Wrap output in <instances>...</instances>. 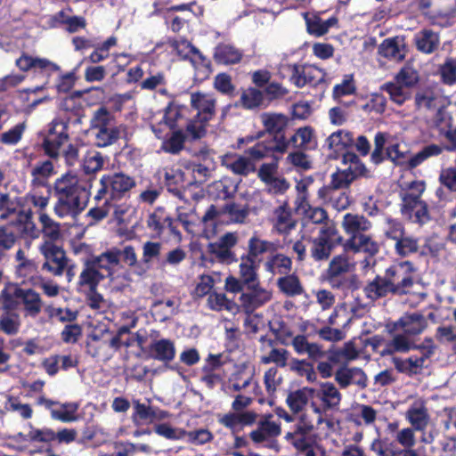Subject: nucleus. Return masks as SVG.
<instances>
[{
	"mask_svg": "<svg viewBox=\"0 0 456 456\" xmlns=\"http://www.w3.org/2000/svg\"><path fill=\"white\" fill-rule=\"evenodd\" d=\"M160 242L146 241L142 245V256L140 261V276L144 275L151 266V263L161 254Z\"/></svg>",
	"mask_w": 456,
	"mask_h": 456,
	"instance_id": "obj_35",
	"label": "nucleus"
},
{
	"mask_svg": "<svg viewBox=\"0 0 456 456\" xmlns=\"http://www.w3.org/2000/svg\"><path fill=\"white\" fill-rule=\"evenodd\" d=\"M114 116L106 107H100L96 110L91 118V127L94 129H102L113 125Z\"/></svg>",
	"mask_w": 456,
	"mask_h": 456,
	"instance_id": "obj_55",
	"label": "nucleus"
},
{
	"mask_svg": "<svg viewBox=\"0 0 456 456\" xmlns=\"http://www.w3.org/2000/svg\"><path fill=\"white\" fill-rule=\"evenodd\" d=\"M135 184L133 177L122 172L104 175L100 179V188L94 200L97 201L105 200V203L120 200L129 194Z\"/></svg>",
	"mask_w": 456,
	"mask_h": 456,
	"instance_id": "obj_4",
	"label": "nucleus"
},
{
	"mask_svg": "<svg viewBox=\"0 0 456 456\" xmlns=\"http://www.w3.org/2000/svg\"><path fill=\"white\" fill-rule=\"evenodd\" d=\"M261 120L265 132L273 135L271 141H277L283 144L284 150H287V141L284 132L289 125V118L281 113L265 112L261 114Z\"/></svg>",
	"mask_w": 456,
	"mask_h": 456,
	"instance_id": "obj_14",
	"label": "nucleus"
},
{
	"mask_svg": "<svg viewBox=\"0 0 456 456\" xmlns=\"http://www.w3.org/2000/svg\"><path fill=\"white\" fill-rule=\"evenodd\" d=\"M343 163L348 165L347 167L343 170L353 176V180H356L361 176H368V169L365 165L362 162L358 155L352 151H346L342 153Z\"/></svg>",
	"mask_w": 456,
	"mask_h": 456,
	"instance_id": "obj_37",
	"label": "nucleus"
},
{
	"mask_svg": "<svg viewBox=\"0 0 456 456\" xmlns=\"http://www.w3.org/2000/svg\"><path fill=\"white\" fill-rule=\"evenodd\" d=\"M223 165H224L234 175L241 176H247L248 174L256 170L254 162H252L247 156L241 155L226 156L223 160Z\"/></svg>",
	"mask_w": 456,
	"mask_h": 456,
	"instance_id": "obj_26",
	"label": "nucleus"
},
{
	"mask_svg": "<svg viewBox=\"0 0 456 456\" xmlns=\"http://www.w3.org/2000/svg\"><path fill=\"white\" fill-rule=\"evenodd\" d=\"M443 149L441 146L431 143L424 146L419 152L410 158L408 165L411 168H414L420 165L423 161L428 158L438 156L442 153Z\"/></svg>",
	"mask_w": 456,
	"mask_h": 456,
	"instance_id": "obj_51",
	"label": "nucleus"
},
{
	"mask_svg": "<svg viewBox=\"0 0 456 456\" xmlns=\"http://www.w3.org/2000/svg\"><path fill=\"white\" fill-rule=\"evenodd\" d=\"M61 407L63 411L51 410V417L53 419L60 420L63 423L73 422L77 419V416L75 414L78 409V403H61Z\"/></svg>",
	"mask_w": 456,
	"mask_h": 456,
	"instance_id": "obj_54",
	"label": "nucleus"
},
{
	"mask_svg": "<svg viewBox=\"0 0 456 456\" xmlns=\"http://www.w3.org/2000/svg\"><path fill=\"white\" fill-rule=\"evenodd\" d=\"M290 370L301 377H305L309 382L316 379V372L312 363L305 360L293 359L290 362Z\"/></svg>",
	"mask_w": 456,
	"mask_h": 456,
	"instance_id": "obj_61",
	"label": "nucleus"
},
{
	"mask_svg": "<svg viewBox=\"0 0 456 456\" xmlns=\"http://www.w3.org/2000/svg\"><path fill=\"white\" fill-rule=\"evenodd\" d=\"M406 418L415 430L423 431L429 421L428 410L424 406H412L406 412Z\"/></svg>",
	"mask_w": 456,
	"mask_h": 456,
	"instance_id": "obj_45",
	"label": "nucleus"
},
{
	"mask_svg": "<svg viewBox=\"0 0 456 456\" xmlns=\"http://www.w3.org/2000/svg\"><path fill=\"white\" fill-rule=\"evenodd\" d=\"M284 152V146L277 141L259 142L253 147L248 149L246 153L250 160L257 161L270 156L273 152Z\"/></svg>",
	"mask_w": 456,
	"mask_h": 456,
	"instance_id": "obj_24",
	"label": "nucleus"
},
{
	"mask_svg": "<svg viewBox=\"0 0 456 456\" xmlns=\"http://www.w3.org/2000/svg\"><path fill=\"white\" fill-rule=\"evenodd\" d=\"M245 289L246 291L244 289L240 291L239 307H241L248 315L252 314L257 308L269 302L272 298V293L263 288L260 283L245 287Z\"/></svg>",
	"mask_w": 456,
	"mask_h": 456,
	"instance_id": "obj_11",
	"label": "nucleus"
},
{
	"mask_svg": "<svg viewBox=\"0 0 456 456\" xmlns=\"http://www.w3.org/2000/svg\"><path fill=\"white\" fill-rule=\"evenodd\" d=\"M351 270L348 256L346 254L335 256L330 262L325 275H346Z\"/></svg>",
	"mask_w": 456,
	"mask_h": 456,
	"instance_id": "obj_53",
	"label": "nucleus"
},
{
	"mask_svg": "<svg viewBox=\"0 0 456 456\" xmlns=\"http://www.w3.org/2000/svg\"><path fill=\"white\" fill-rule=\"evenodd\" d=\"M281 434V427L274 421L262 420L258 423L256 429L250 432L249 436L256 444L266 441L270 437L277 436Z\"/></svg>",
	"mask_w": 456,
	"mask_h": 456,
	"instance_id": "obj_34",
	"label": "nucleus"
},
{
	"mask_svg": "<svg viewBox=\"0 0 456 456\" xmlns=\"http://www.w3.org/2000/svg\"><path fill=\"white\" fill-rule=\"evenodd\" d=\"M238 242V236L235 232H226L216 242L209 243L208 252L221 263L231 264L237 261L232 248Z\"/></svg>",
	"mask_w": 456,
	"mask_h": 456,
	"instance_id": "obj_12",
	"label": "nucleus"
},
{
	"mask_svg": "<svg viewBox=\"0 0 456 456\" xmlns=\"http://www.w3.org/2000/svg\"><path fill=\"white\" fill-rule=\"evenodd\" d=\"M414 43L418 51L430 54L439 48L440 37L431 29L423 28L415 34Z\"/></svg>",
	"mask_w": 456,
	"mask_h": 456,
	"instance_id": "obj_20",
	"label": "nucleus"
},
{
	"mask_svg": "<svg viewBox=\"0 0 456 456\" xmlns=\"http://www.w3.org/2000/svg\"><path fill=\"white\" fill-rule=\"evenodd\" d=\"M318 397L322 401L325 409L337 408L341 401V394L335 385L330 382L322 384Z\"/></svg>",
	"mask_w": 456,
	"mask_h": 456,
	"instance_id": "obj_42",
	"label": "nucleus"
},
{
	"mask_svg": "<svg viewBox=\"0 0 456 456\" xmlns=\"http://www.w3.org/2000/svg\"><path fill=\"white\" fill-rule=\"evenodd\" d=\"M208 305L215 311L225 309L230 312H237L239 305L232 300H229L223 293H211L208 298Z\"/></svg>",
	"mask_w": 456,
	"mask_h": 456,
	"instance_id": "obj_52",
	"label": "nucleus"
},
{
	"mask_svg": "<svg viewBox=\"0 0 456 456\" xmlns=\"http://www.w3.org/2000/svg\"><path fill=\"white\" fill-rule=\"evenodd\" d=\"M314 137V130L309 126L297 129L295 134L287 141V148L292 144L295 148L308 149L311 148Z\"/></svg>",
	"mask_w": 456,
	"mask_h": 456,
	"instance_id": "obj_50",
	"label": "nucleus"
},
{
	"mask_svg": "<svg viewBox=\"0 0 456 456\" xmlns=\"http://www.w3.org/2000/svg\"><path fill=\"white\" fill-rule=\"evenodd\" d=\"M148 352L151 358L167 363L175 358V347L173 341L162 338L153 341L149 346Z\"/></svg>",
	"mask_w": 456,
	"mask_h": 456,
	"instance_id": "obj_19",
	"label": "nucleus"
},
{
	"mask_svg": "<svg viewBox=\"0 0 456 456\" xmlns=\"http://www.w3.org/2000/svg\"><path fill=\"white\" fill-rule=\"evenodd\" d=\"M392 361L395 368L401 373L411 376L419 373V370H421V361H416L413 357H410L405 360L399 357H394Z\"/></svg>",
	"mask_w": 456,
	"mask_h": 456,
	"instance_id": "obj_57",
	"label": "nucleus"
},
{
	"mask_svg": "<svg viewBox=\"0 0 456 456\" xmlns=\"http://www.w3.org/2000/svg\"><path fill=\"white\" fill-rule=\"evenodd\" d=\"M58 200L54 206L55 214L61 218L76 219L87 206L89 191L74 175H64L54 185Z\"/></svg>",
	"mask_w": 456,
	"mask_h": 456,
	"instance_id": "obj_1",
	"label": "nucleus"
},
{
	"mask_svg": "<svg viewBox=\"0 0 456 456\" xmlns=\"http://www.w3.org/2000/svg\"><path fill=\"white\" fill-rule=\"evenodd\" d=\"M292 346L297 354H307L309 358L317 361L325 356V352L316 343L308 342L304 335H297L292 340Z\"/></svg>",
	"mask_w": 456,
	"mask_h": 456,
	"instance_id": "obj_29",
	"label": "nucleus"
},
{
	"mask_svg": "<svg viewBox=\"0 0 456 456\" xmlns=\"http://www.w3.org/2000/svg\"><path fill=\"white\" fill-rule=\"evenodd\" d=\"M118 264L122 260L129 267L134 268V273L140 276V261L137 259L134 248L126 245L122 249L118 248Z\"/></svg>",
	"mask_w": 456,
	"mask_h": 456,
	"instance_id": "obj_60",
	"label": "nucleus"
},
{
	"mask_svg": "<svg viewBox=\"0 0 456 456\" xmlns=\"http://www.w3.org/2000/svg\"><path fill=\"white\" fill-rule=\"evenodd\" d=\"M265 270L273 274H288L292 268V261L289 256L282 254L272 256L265 264Z\"/></svg>",
	"mask_w": 456,
	"mask_h": 456,
	"instance_id": "obj_43",
	"label": "nucleus"
},
{
	"mask_svg": "<svg viewBox=\"0 0 456 456\" xmlns=\"http://www.w3.org/2000/svg\"><path fill=\"white\" fill-rule=\"evenodd\" d=\"M275 222L274 229L279 234H289L297 225V221L293 218L290 209L287 203L277 208L274 211Z\"/></svg>",
	"mask_w": 456,
	"mask_h": 456,
	"instance_id": "obj_27",
	"label": "nucleus"
},
{
	"mask_svg": "<svg viewBox=\"0 0 456 456\" xmlns=\"http://www.w3.org/2000/svg\"><path fill=\"white\" fill-rule=\"evenodd\" d=\"M118 248H112L106 250L99 256L90 258L92 262L99 268V270H105L108 272V277L110 281L113 280V271L111 266L118 265Z\"/></svg>",
	"mask_w": 456,
	"mask_h": 456,
	"instance_id": "obj_36",
	"label": "nucleus"
},
{
	"mask_svg": "<svg viewBox=\"0 0 456 456\" xmlns=\"http://www.w3.org/2000/svg\"><path fill=\"white\" fill-rule=\"evenodd\" d=\"M12 224H19L21 227V233L36 238L38 235V230L32 220V213L30 211H20L17 214V219L11 221Z\"/></svg>",
	"mask_w": 456,
	"mask_h": 456,
	"instance_id": "obj_47",
	"label": "nucleus"
},
{
	"mask_svg": "<svg viewBox=\"0 0 456 456\" xmlns=\"http://www.w3.org/2000/svg\"><path fill=\"white\" fill-rule=\"evenodd\" d=\"M39 252L44 256L42 271L47 272L53 276H61L64 273L69 259L67 257L62 248L52 241H45L39 247Z\"/></svg>",
	"mask_w": 456,
	"mask_h": 456,
	"instance_id": "obj_8",
	"label": "nucleus"
},
{
	"mask_svg": "<svg viewBox=\"0 0 456 456\" xmlns=\"http://www.w3.org/2000/svg\"><path fill=\"white\" fill-rule=\"evenodd\" d=\"M274 251H276V247L274 243L268 240H261L257 236H252L248 240V253L244 254L243 256L246 257H249L250 259L256 262V258L258 256L267 252L273 253Z\"/></svg>",
	"mask_w": 456,
	"mask_h": 456,
	"instance_id": "obj_40",
	"label": "nucleus"
},
{
	"mask_svg": "<svg viewBox=\"0 0 456 456\" xmlns=\"http://www.w3.org/2000/svg\"><path fill=\"white\" fill-rule=\"evenodd\" d=\"M438 180L448 191L456 192V165L442 168Z\"/></svg>",
	"mask_w": 456,
	"mask_h": 456,
	"instance_id": "obj_64",
	"label": "nucleus"
},
{
	"mask_svg": "<svg viewBox=\"0 0 456 456\" xmlns=\"http://www.w3.org/2000/svg\"><path fill=\"white\" fill-rule=\"evenodd\" d=\"M264 104V93L255 87L243 90L240 98L234 103L235 107L254 110Z\"/></svg>",
	"mask_w": 456,
	"mask_h": 456,
	"instance_id": "obj_38",
	"label": "nucleus"
},
{
	"mask_svg": "<svg viewBox=\"0 0 456 456\" xmlns=\"http://www.w3.org/2000/svg\"><path fill=\"white\" fill-rule=\"evenodd\" d=\"M104 278L105 275L101 273L99 268L89 258L84 262V268L79 275L77 284L79 287H87L88 289H94L97 288Z\"/></svg>",
	"mask_w": 456,
	"mask_h": 456,
	"instance_id": "obj_22",
	"label": "nucleus"
},
{
	"mask_svg": "<svg viewBox=\"0 0 456 456\" xmlns=\"http://www.w3.org/2000/svg\"><path fill=\"white\" fill-rule=\"evenodd\" d=\"M326 143L329 150L338 154L354 146V135L350 131L338 130L326 139Z\"/></svg>",
	"mask_w": 456,
	"mask_h": 456,
	"instance_id": "obj_28",
	"label": "nucleus"
},
{
	"mask_svg": "<svg viewBox=\"0 0 456 456\" xmlns=\"http://www.w3.org/2000/svg\"><path fill=\"white\" fill-rule=\"evenodd\" d=\"M363 292L367 298L375 301L391 294L384 275H376L372 281L366 283Z\"/></svg>",
	"mask_w": 456,
	"mask_h": 456,
	"instance_id": "obj_30",
	"label": "nucleus"
},
{
	"mask_svg": "<svg viewBox=\"0 0 456 456\" xmlns=\"http://www.w3.org/2000/svg\"><path fill=\"white\" fill-rule=\"evenodd\" d=\"M348 246L354 252H363L370 256H375L379 251V245L370 235L358 234L351 237Z\"/></svg>",
	"mask_w": 456,
	"mask_h": 456,
	"instance_id": "obj_33",
	"label": "nucleus"
},
{
	"mask_svg": "<svg viewBox=\"0 0 456 456\" xmlns=\"http://www.w3.org/2000/svg\"><path fill=\"white\" fill-rule=\"evenodd\" d=\"M68 141V134L63 131L54 138H45L43 142V147L45 153L51 158H57L59 155V149Z\"/></svg>",
	"mask_w": 456,
	"mask_h": 456,
	"instance_id": "obj_62",
	"label": "nucleus"
},
{
	"mask_svg": "<svg viewBox=\"0 0 456 456\" xmlns=\"http://www.w3.org/2000/svg\"><path fill=\"white\" fill-rule=\"evenodd\" d=\"M326 281L334 289L356 290L360 288V281L355 274L346 275H325Z\"/></svg>",
	"mask_w": 456,
	"mask_h": 456,
	"instance_id": "obj_41",
	"label": "nucleus"
},
{
	"mask_svg": "<svg viewBox=\"0 0 456 456\" xmlns=\"http://www.w3.org/2000/svg\"><path fill=\"white\" fill-rule=\"evenodd\" d=\"M335 379L342 388L351 384L361 388L367 387V376L360 368H339L335 373Z\"/></svg>",
	"mask_w": 456,
	"mask_h": 456,
	"instance_id": "obj_17",
	"label": "nucleus"
},
{
	"mask_svg": "<svg viewBox=\"0 0 456 456\" xmlns=\"http://www.w3.org/2000/svg\"><path fill=\"white\" fill-rule=\"evenodd\" d=\"M410 188L415 189L416 191H402L400 193L402 200L401 213L412 223L424 224L430 220L428 206L420 198L424 191V184L412 183Z\"/></svg>",
	"mask_w": 456,
	"mask_h": 456,
	"instance_id": "obj_5",
	"label": "nucleus"
},
{
	"mask_svg": "<svg viewBox=\"0 0 456 456\" xmlns=\"http://www.w3.org/2000/svg\"><path fill=\"white\" fill-rule=\"evenodd\" d=\"M332 227L322 228L320 235L310 241V256L315 261H326L334 248L332 236L335 234Z\"/></svg>",
	"mask_w": 456,
	"mask_h": 456,
	"instance_id": "obj_13",
	"label": "nucleus"
},
{
	"mask_svg": "<svg viewBox=\"0 0 456 456\" xmlns=\"http://www.w3.org/2000/svg\"><path fill=\"white\" fill-rule=\"evenodd\" d=\"M413 265L406 261L387 268L384 276L387 281L391 295L403 296L410 292L414 284Z\"/></svg>",
	"mask_w": 456,
	"mask_h": 456,
	"instance_id": "obj_6",
	"label": "nucleus"
},
{
	"mask_svg": "<svg viewBox=\"0 0 456 456\" xmlns=\"http://www.w3.org/2000/svg\"><path fill=\"white\" fill-rule=\"evenodd\" d=\"M3 308L18 309L23 306L26 316L37 317L42 311L43 300L33 289H23L18 284H10L2 290Z\"/></svg>",
	"mask_w": 456,
	"mask_h": 456,
	"instance_id": "obj_2",
	"label": "nucleus"
},
{
	"mask_svg": "<svg viewBox=\"0 0 456 456\" xmlns=\"http://www.w3.org/2000/svg\"><path fill=\"white\" fill-rule=\"evenodd\" d=\"M428 327L425 316L419 313L406 314L386 328L389 335H401L406 339L421 334Z\"/></svg>",
	"mask_w": 456,
	"mask_h": 456,
	"instance_id": "obj_9",
	"label": "nucleus"
},
{
	"mask_svg": "<svg viewBox=\"0 0 456 456\" xmlns=\"http://www.w3.org/2000/svg\"><path fill=\"white\" fill-rule=\"evenodd\" d=\"M4 313L0 316V330L6 335L13 336L19 332L20 327V316L16 309L3 308Z\"/></svg>",
	"mask_w": 456,
	"mask_h": 456,
	"instance_id": "obj_39",
	"label": "nucleus"
},
{
	"mask_svg": "<svg viewBox=\"0 0 456 456\" xmlns=\"http://www.w3.org/2000/svg\"><path fill=\"white\" fill-rule=\"evenodd\" d=\"M221 213L228 217L232 224H245L249 215V208L247 205H242L235 201H227L221 207Z\"/></svg>",
	"mask_w": 456,
	"mask_h": 456,
	"instance_id": "obj_31",
	"label": "nucleus"
},
{
	"mask_svg": "<svg viewBox=\"0 0 456 456\" xmlns=\"http://www.w3.org/2000/svg\"><path fill=\"white\" fill-rule=\"evenodd\" d=\"M314 389L303 387L295 391H290L286 398V403L293 414H298L304 411L310 399L313 398Z\"/></svg>",
	"mask_w": 456,
	"mask_h": 456,
	"instance_id": "obj_21",
	"label": "nucleus"
},
{
	"mask_svg": "<svg viewBox=\"0 0 456 456\" xmlns=\"http://www.w3.org/2000/svg\"><path fill=\"white\" fill-rule=\"evenodd\" d=\"M121 127L111 126L99 129L95 134V144L98 147H106L115 143L120 137Z\"/></svg>",
	"mask_w": 456,
	"mask_h": 456,
	"instance_id": "obj_46",
	"label": "nucleus"
},
{
	"mask_svg": "<svg viewBox=\"0 0 456 456\" xmlns=\"http://www.w3.org/2000/svg\"><path fill=\"white\" fill-rule=\"evenodd\" d=\"M336 19L322 20L319 17L306 20L307 31L314 36L321 37L326 34L329 28L336 23Z\"/></svg>",
	"mask_w": 456,
	"mask_h": 456,
	"instance_id": "obj_58",
	"label": "nucleus"
},
{
	"mask_svg": "<svg viewBox=\"0 0 456 456\" xmlns=\"http://www.w3.org/2000/svg\"><path fill=\"white\" fill-rule=\"evenodd\" d=\"M313 430L314 425L307 420L305 414H302L293 431L286 434L285 439L298 451L307 450L312 444L310 434Z\"/></svg>",
	"mask_w": 456,
	"mask_h": 456,
	"instance_id": "obj_15",
	"label": "nucleus"
},
{
	"mask_svg": "<svg viewBox=\"0 0 456 456\" xmlns=\"http://www.w3.org/2000/svg\"><path fill=\"white\" fill-rule=\"evenodd\" d=\"M277 286L288 297L298 296L304 292L300 281L295 274H286L279 278L277 280Z\"/></svg>",
	"mask_w": 456,
	"mask_h": 456,
	"instance_id": "obj_44",
	"label": "nucleus"
},
{
	"mask_svg": "<svg viewBox=\"0 0 456 456\" xmlns=\"http://www.w3.org/2000/svg\"><path fill=\"white\" fill-rule=\"evenodd\" d=\"M242 52L228 44H219L214 52V61L217 64L233 65L241 61Z\"/></svg>",
	"mask_w": 456,
	"mask_h": 456,
	"instance_id": "obj_23",
	"label": "nucleus"
},
{
	"mask_svg": "<svg viewBox=\"0 0 456 456\" xmlns=\"http://www.w3.org/2000/svg\"><path fill=\"white\" fill-rule=\"evenodd\" d=\"M395 250L400 256H408L419 250V241L416 238L404 233L395 241Z\"/></svg>",
	"mask_w": 456,
	"mask_h": 456,
	"instance_id": "obj_48",
	"label": "nucleus"
},
{
	"mask_svg": "<svg viewBox=\"0 0 456 456\" xmlns=\"http://www.w3.org/2000/svg\"><path fill=\"white\" fill-rule=\"evenodd\" d=\"M415 102L419 110H436L439 107L438 98L431 91L418 93L415 96Z\"/></svg>",
	"mask_w": 456,
	"mask_h": 456,
	"instance_id": "obj_63",
	"label": "nucleus"
},
{
	"mask_svg": "<svg viewBox=\"0 0 456 456\" xmlns=\"http://www.w3.org/2000/svg\"><path fill=\"white\" fill-rule=\"evenodd\" d=\"M301 203L298 206V209L304 208L305 218L308 221H311L313 224H322L324 221L328 219L327 212L319 207H311L306 205V208L304 206V201L305 200V195L301 196L300 198Z\"/></svg>",
	"mask_w": 456,
	"mask_h": 456,
	"instance_id": "obj_56",
	"label": "nucleus"
},
{
	"mask_svg": "<svg viewBox=\"0 0 456 456\" xmlns=\"http://www.w3.org/2000/svg\"><path fill=\"white\" fill-rule=\"evenodd\" d=\"M191 107L197 110L196 117L186 126V136L192 140L205 136L208 122L216 113V100L208 94L194 93L191 95Z\"/></svg>",
	"mask_w": 456,
	"mask_h": 456,
	"instance_id": "obj_3",
	"label": "nucleus"
},
{
	"mask_svg": "<svg viewBox=\"0 0 456 456\" xmlns=\"http://www.w3.org/2000/svg\"><path fill=\"white\" fill-rule=\"evenodd\" d=\"M171 46L182 59L192 61L190 58V54L192 53L197 55L201 62L206 60L205 56L200 52V50L192 45L188 40L182 39L174 41L171 44Z\"/></svg>",
	"mask_w": 456,
	"mask_h": 456,
	"instance_id": "obj_49",
	"label": "nucleus"
},
{
	"mask_svg": "<svg viewBox=\"0 0 456 456\" xmlns=\"http://www.w3.org/2000/svg\"><path fill=\"white\" fill-rule=\"evenodd\" d=\"M405 52V47L398 37L385 39L379 47L380 55L395 61L403 60Z\"/></svg>",
	"mask_w": 456,
	"mask_h": 456,
	"instance_id": "obj_32",
	"label": "nucleus"
},
{
	"mask_svg": "<svg viewBox=\"0 0 456 456\" xmlns=\"http://www.w3.org/2000/svg\"><path fill=\"white\" fill-rule=\"evenodd\" d=\"M257 269L258 264L256 261L241 256L239 265V277L228 276L226 278V290L232 293H239L245 289V287L260 283Z\"/></svg>",
	"mask_w": 456,
	"mask_h": 456,
	"instance_id": "obj_7",
	"label": "nucleus"
},
{
	"mask_svg": "<svg viewBox=\"0 0 456 456\" xmlns=\"http://www.w3.org/2000/svg\"><path fill=\"white\" fill-rule=\"evenodd\" d=\"M287 69L290 71V80L294 85L302 88L305 85L317 86L325 79V72L314 65L294 64L288 65Z\"/></svg>",
	"mask_w": 456,
	"mask_h": 456,
	"instance_id": "obj_10",
	"label": "nucleus"
},
{
	"mask_svg": "<svg viewBox=\"0 0 456 456\" xmlns=\"http://www.w3.org/2000/svg\"><path fill=\"white\" fill-rule=\"evenodd\" d=\"M317 194L320 200L338 211L346 209L351 204L348 193L343 190L322 187Z\"/></svg>",
	"mask_w": 456,
	"mask_h": 456,
	"instance_id": "obj_16",
	"label": "nucleus"
},
{
	"mask_svg": "<svg viewBox=\"0 0 456 456\" xmlns=\"http://www.w3.org/2000/svg\"><path fill=\"white\" fill-rule=\"evenodd\" d=\"M134 413L133 415L134 422H136L137 419L140 420L152 423L157 420H163L169 417V413L166 411L160 410L157 407L146 405L145 403H140L138 400L133 401Z\"/></svg>",
	"mask_w": 456,
	"mask_h": 456,
	"instance_id": "obj_18",
	"label": "nucleus"
},
{
	"mask_svg": "<svg viewBox=\"0 0 456 456\" xmlns=\"http://www.w3.org/2000/svg\"><path fill=\"white\" fill-rule=\"evenodd\" d=\"M354 181L351 175L347 174L343 169L338 168L337 171L330 175V183L323 187L345 190L349 188Z\"/></svg>",
	"mask_w": 456,
	"mask_h": 456,
	"instance_id": "obj_59",
	"label": "nucleus"
},
{
	"mask_svg": "<svg viewBox=\"0 0 456 456\" xmlns=\"http://www.w3.org/2000/svg\"><path fill=\"white\" fill-rule=\"evenodd\" d=\"M342 227L346 233L355 237L370 230L371 223L362 215L347 213L343 217Z\"/></svg>",
	"mask_w": 456,
	"mask_h": 456,
	"instance_id": "obj_25",
	"label": "nucleus"
}]
</instances>
